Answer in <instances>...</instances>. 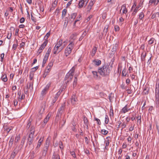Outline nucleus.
Returning <instances> with one entry per match:
<instances>
[{
    "label": "nucleus",
    "mask_w": 159,
    "mask_h": 159,
    "mask_svg": "<svg viewBox=\"0 0 159 159\" xmlns=\"http://www.w3.org/2000/svg\"><path fill=\"white\" fill-rule=\"evenodd\" d=\"M48 43V40H45L43 43L41 45L38 50V52L39 54L42 52L44 48Z\"/></svg>",
    "instance_id": "obj_4"
},
{
    "label": "nucleus",
    "mask_w": 159,
    "mask_h": 159,
    "mask_svg": "<svg viewBox=\"0 0 159 159\" xmlns=\"http://www.w3.org/2000/svg\"><path fill=\"white\" fill-rule=\"evenodd\" d=\"M65 103H64L61 104V106L60 107V108L58 109V112L59 114H58V116H59V115L60 114V115L63 113L65 109Z\"/></svg>",
    "instance_id": "obj_5"
},
{
    "label": "nucleus",
    "mask_w": 159,
    "mask_h": 159,
    "mask_svg": "<svg viewBox=\"0 0 159 159\" xmlns=\"http://www.w3.org/2000/svg\"><path fill=\"white\" fill-rule=\"evenodd\" d=\"M51 50H52V48L51 47H49L48 50V51L46 53H47V54H50L51 52Z\"/></svg>",
    "instance_id": "obj_62"
},
{
    "label": "nucleus",
    "mask_w": 159,
    "mask_h": 159,
    "mask_svg": "<svg viewBox=\"0 0 159 159\" xmlns=\"http://www.w3.org/2000/svg\"><path fill=\"white\" fill-rule=\"evenodd\" d=\"M20 139V135L19 134L18 135H17L15 138V142L16 143L18 142L19 140Z\"/></svg>",
    "instance_id": "obj_38"
},
{
    "label": "nucleus",
    "mask_w": 159,
    "mask_h": 159,
    "mask_svg": "<svg viewBox=\"0 0 159 159\" xmlns=\"http://www.w3.org/2000/svg\"><path fill=\"white\" fill-rule=\"evenodd\" d=\"M59 147L61 149H63V146L62 144V143L61 141H60L59 143Z\"/></svg>",
    "instance_id": "obj_55"
},
{
    "label": "nucleus",
    "mask_w": 159,
    "mask_h": 159,
    "mask_svg": "<svg viewBox=\"0 0 159 159\" xmlns=\"http://www.w3.org/2000/svg\"><path fill=\"white\" fill-rule=\"evenodd\" d=\"M51 69L48 67H47L46 69L45 70V72L44 74V75H45V77L46 75H47L50 72L51 70Z\"/></svg>",
    "instance_id": "obj_20"
},
{
    "label": "nucleus",
    "mask_w": 159,
    "mask_h": 159,
    "mask_svg": "<svg viewBox=\"0 0 159 159\" xmlns=\"http://www.w3.org/2000/svg\"><path fill=\"white\" fill-rule=\"evenodd\" d=\"M89 0H80L78 4V8H81L83 7H85L88 3Z\"/></svg>",
    "instance_id": "obj_3"
},
{
    "label": "nucleus",
    "mask_w": 159,
    "mask_h": 159,
    "mask_svg": "<svg viewBox=\"0 0 159 159\" xmlns=\"http://www.w3.org/2000/svg\"><path fill=\"white\" fill-rule=\"evenodd\" d=\"M25 21V18L24 17H22L20 20V23H23Z\"/></svg>",
    "instance_id": "obj_64"
},
{
    "label": "nucleus",
    "mask_w": 159,
    "mask_h": 159,
    "mask_svg": "<svg viewBox=\"0 0 159 159\" xmlns=\"http://www.w3.org/2000/svg\"><path fill=\"white\" fill-rule=\"evenodd\" d=\"M50 31L48 32L47 33L46 35L44 36V39H45V40H48L47 39L50 36Z\"/></svg>",
    "instance_id": "obj_48"
},
{
    "label": "nucleus",
    "mask_w": 159,
    "mask_h": 159,
    "mask_svg": "<svg viewBox=\"0 0 159 159\" xmlns=\"http://www.w3.org/2000/svg\"><path fill=\"white\" fill-rule=\"evenodd\" d=\"M74 45V43L72 41L68 45L67 47V48H69V49H70L71 50L73 48V47Z\"/></svg>",
    "instance_id": "obj_19"
},
{
    "label": "nucleus",
    "mask_w": 159,
    "mask_h": 159,
    "mask_svg": "<svg viewBox=\"0 0 159 159\" xmlns=\"http://www.w3.org/2000/svg\"><path fill=\"white\" fill-rule=\"evenodd\" d=\"M75 70V68L74 67H73L68 73H70V74L71 75H73V73H74Z\"/></svg>",
    "instance_id": "obj_41"
},
{
    "label": "nucleus",
    "mask_w": 159,
    "mask_h": 159,
    "mask_svg": "<svg viewBox=\"0 0 159 159\" xmlns=\"http://www.w3.org/2000/svg\"><path fill=\"white\" fill-rule=\"evenodd\" d=\"M61 93V92H60V91H59L56 94L54 98H56V99H57L59 96L60 95Z\"/></svg>",
    "instance_id": "obj_46"
},
{
    "label": "nucleus",
    "mask_w": 159,
    "mask_h": 159,
    "mask_svg": "<svg viewBox=\"0 0 159 159\" xmlns=\"http://www.w3.org/2000/svg\"><path fill=\"white\" fill-rule=\"evenodd\" d=\"M92 73L94 77L95 78H97L98 77L97 72L96 71H93Z\"/></svg>",
    "instance_id": "obj_37"
},
{
    "label": "nucleus",
    "mask_w": 159,
    "mask_h": 159,
    "mask_svg": "<svg viewBox=\"0 0 159 159\" xmlns=\"http://www.w3.org/2000/svg\"><path fill=\"white\" fill-rule=\"evenodd\" d=\"M108 26H107V27H105L104 29L103 30V34H105V35H106V34H107L108 32Z\"/></svg>",
    "instance_id": "obj_44"
},
{
    "label": "nucleus",
    "mask_w": 159,
    "mask_h": 159,
    "mask_svg": "<svg viewBox=\"0 0 159 159\" xmlns=\"http://www.w3.org/2000/svg\"><path fill=\"white\" fill-rule=\"evenodd\" d=\"M136 113H134L132 114V117L131 118V119L132 120H135L136 118Z\"/></svg>",
    "instance_id": "obj_53"
},
{
    "label": "nucleus",
    "mask_w": 159,
    "mask_h": 159,
    "mask_svg": "<svg viewBox=\"0 0 159 159\" xmlns=\"http://www.w3.org/2000/svg\"><path fill=\"white\" fill-rule=\"evenodd\" d=\"M62 40L61 39L59 40V41L57 43L56 45L60 47L62 45Z\"/></svg>",
    "instance_id": "obj_47"
},
{
    "label": "nucleus",
    "mask_w": 159,
    "mask_h": 159,
    "mask_svg": "<svg viewBox=\"0 0 159 159\" xmlns=\"http://www.w3.org/2000/svg\"><path fill=\"white\" fill-rule=\"evenodd\" d=\"M78 100L75 95H73L72 96L71 99V102L73 105H75L76 104V102Z\"/></svg>",
    "instance_id": "obj_6"
},
{
    "label": "nucleus",
    "mask_w": 159,
    "mask_h": 159,
    "mask_svg": "<svg viewBox=\"0 0 159 159\" xmlns=\"http://www.w3.org/2000/svg\"><path fill=\"white\" fill-rule=\"evenodd\" d=\"M121 123V122L120 121H117L116 122V124L118 125L117 128V130H119V128L120 127V125Z\"/></svg>",
    "instance_id": "obj_56"
},
{
    "label": "nucleus",
    "mask_w": 159,
    "mask_h": 159,
    "mask_svg": "<svg viewBox=\"0 0 159 159\" xmlns=\"http://www.w3.org/2000/svg\"><path fill=\"white\" fill-rule=\"evenodd\" d=\"M12 129V127H8L7 126H6L4 128V129L7 132V133H9L10 131V130Z\"/></svg>",
    "instance_id": "obj_30"
},
{
    "label": "nucleus",
    "mask_w": 159,
    "mask_h": 159,
    "mask_svg": "<svg viewBox=\"0 0 159 159\" xmlns=\"http://www.w3.org/2000/svg\"><path fill=\"white\" fill-rule=\"evenodd\" d=\"M84 123L85 125L87 126V127H88V119L86 117H84Z\"/></svg>",
    "instance_id": "obj_34"
},
{
    "label": "nucleus",
    "mask_w": 159,
    "mask_h": 159,
    "mask_svg": "<svg viewBox=\"0 0 159 159\" xmlns=\"http://www.w3.org/2000/svg\"><path fill=\"white\" fill-rule=\"evenodd\" d=\"M72 50L70 49H69L68 48L66 47L65 50V54L66 57H67L71 52Z\"/></svg>",
    "instance_id": "obj_16"
},
{
    "label": "nucleus",
    "mask_w": 159,
    "mask_h": 159,
    "mask_svg": "<svg viewBox=\"0 0 159 159\" xmlns=\"http://www.w3.org/2000/svg\"><path fill=\"white\" fill-rule=\"evenodd\" d=\"M73 75H72L70 76L69 78L68 79V80L66 82V84H67L69 82L71 81L73 78Z\"/></svg>",
    "instance_id": "obj_52"
},
{
    "label": "nucleus",
    "mask_w": 159,
    "mask_h": 159,
    "mask_svg": "<svg viewBox=\"0 0 159 159\" xmlns=\"http://www.w3.org/2000/svg\"><path fill=\"white\" fill-rule=\"evenodd\" d=\"M35 131V127L34 126H31L30 129V133L27 139V143L29 145H30L33 143Z\"/></svg>",
    "instance_id": "obj_2"
},
{
    "label": "nucleus",
    "mask_w": 159,
    "mask_h": 159,
    "mask_svg": "<svg viewBox=\"0 0 159 159\" xmlns=\"http://www.w3.org/2000/svg\"><path fill=\"white\" fill-rule=\"evenodd\" d=\"M88 30H87V31H86V30H85V31H84V32L83 33V34H82V35H81V36L80 38L79 39V41H81L83 39V38L86 35V34H87L86 32H88Z\"/></svg>",
    "instance_id": "obj_18"
},
{
    "label": "nucleus",
    "mask_w": 159,
    "mask_h": 159,
    "mask_svg": "<svg viewBox=\"0 0 159 159\" xmlns=\"http://www.w3.org/2000/svg\"><path fill=\"white\" fill-rule=\"evenodd\" d=\"M1 79L4 82H7L8 80L7 78V75L5 74L3 75L1 77Z\"/></svg>",
    "instance_id": "obj_24"
},
{
    "label": "nucleus",
    "mask_w": 159,
    "mask_h": 159,
    "mask_svg": "<svg viewBox=\"0 0 159 159\" xmlns=\"http://www.w3.org/2000/svg\"><path fill=\"white\" fill-rule=\"evenodd\" d=\"M52 159H60L59 155L54 153L53 155Z\"/></svg>",
    "instance_id": "obj_21"
},
{
    "label": "nucleus",
    "mask_w": 159,
    "mask_h": 159,
    "mask_svg": "<svg viewBox=\"0 0 159 159\" xmlns=\"http://www.w3.org/2000/svg\"><path fill=\"white\" fill-rule=\"evenodd\" d=\"M38 68V66H36L31 69L32 72L35 71Z\"/></svg>",
    "instance_id": "obj_59"
},
{
    "label": "nucleus",
    "mask_w": 159,
    "mask_h": 159,
    "mask_svg": "<svg viewBox=\"0 0 159 159\" xmlns=\"http://www.w3.org/2000/svg\"><path fill=\"white\" fill-rule=\"evenodd\" d=\"M97 49V48L96 47H94L92 49V56L93 57L94 56L95 54L96 51Z\"/></svg>",
    "instance_id": "obj_27"
},
{
    "label": "nucleus",
    "mask_w": 159,
    "mask_h": 159,
    "mask_svg": "<svg viewBox=\"0 0 159 159\" xmlns=\"http://www.w3.org/2000/svg\"><path fill=\"white\" fill-rule=\"evenodd\" d=\"M31 125V121H30V120H29L27 124L26 127V128L27 129H28L30 128V127Z\"/></svg>",
    "instance_id": "obj_39"
},
{
    "label": "nucleus",
    "mask_w": 159,
    "mask_h": 159,
    "mask_svg": "<svg viewBox=\"0 0 159 159\" xmlns=\"http://www.w3.org/2000/svg\"><path fill=\"white\" fill-rule=\"evenodd\" d=\"M149 90V88L148 87H145L144 88L143 93L144 94L147 95L148 93Z\"/></svg>",
    "instance_id": "obj_23"
},
{
    "label": "nucleus",
    "mask_w": 159,
    "mask_h": 159,
    "mask_svg": "<svg viewBox=\"0 0 159 159\" xmlns=\"http://www.w3.org/2000/svg\"><path fill=\"white\" fill-rule=\"evenodd\" d=\"M26 139V137L25 136H23L21 142V144H22V145H23L25 143V142Z\"/></svg>",
    "instance_id": "obj_50"
},
{
    "label": "nucleus",
    "mask_w": 159,
    "mask_h": 159,
    "mask_svg": "<svg viewBox=\"0 0 159 159\" xmlns=\"http://www.w3.org/2000/svg\"><path fill=\"white\" fill-rule=\"evenodd\" d=\"M59 47L56 45L54 47V48L53 51V53L54 54H56L57 53H58L61 50L62 48H60L59 49Z\"/></svg>",
    "instance_id": "obj_11"
},
{
    "label": "nucleus",
    "mask_w": 159,
    "mask_h": 159,
    "mask_svg": "<svg viewBox=\"0 0 159 159\" xmlns=\"http://www.w3.org/2000/svg\"><path fill=\"white\" fill-rule=\"evenodd\" d=\"M49 88V86L47 85L46 87L42 90L41 93V95L42 96L45 95Z\"/></svg>",
    "instance_id": "obj_10"
},
{
    "label": "nucleus",
    "mask_w": 159,
    "mask_h": 159,
    "mask_svg": "<svg viewBox=\"0 0 159 159\" xmlns=\"http://www.w3.org/2000/svg\"><path fill=\"white\" fill-rule=\"evenodd\" d=\"M144 16V13L142 12H140L139 15V19L141 20H143V19Z\"/></svg>",
    "instance_id": "obj_28"
},
{
    "label": "nucleus",
    "mask_w": 159,
    "mask_h": 159,
    "mask_svg": "<svg viewBox=\"0 0 159 159\" xmlns=\"http://www.w3.org/2000/svg\"><path fill=\"white\" fill-rule=\"evenodd\" d=\"M53 61L52 60H51V61L48 63L47 67H49L51 69L53 65Z\"/></svg>",
    "instance_id": "obj_36"
},
{
    "label": "nucleus",
    "mask_w": 159,
    "mask_h": 159,
    "mask_svg": "<svg viewBox=\"0 0 159 159\" xmlns=\"http://www.w3.org/2000/svg\"><path fill=\"white\" fill-rule=\"evenodd\" d=\"M146 56V52L143 51L141 55V61H145V57Z\"/></svg>",
    "instance_id": "obj_12"
},
{
    "label": "nucleus",
    "mask_w": 159,
    "mask_h": 159,
    "mask_svg": "<svg viewBox=\"0 0 159 159\" xmlns=\"http://www.w3.org/2000/svg\"><path fill=\"white\" fill-rule=\"evenodd\" d=\"M48 150L46 149L43 148V149L42 152V156L44 157H45L46 155Z\"/></svg>",
    "instance_id": "obj_32"
},
{
    "label": "nucleus",
    "mask_w": 159,
    "mask_h": 159,
    "mask_svg": "<svg viewBox=\"0 0 159 159\" xmlns=\"http://www.w3.org/2000/svg\"><path fill=\"white\" fill-rule=\"evenodd\" d=\"M4 53L1 54L0 57L1 58V61L2 62H3L4 61Z\"/></svg>",
    "instance_id": "obj_51"
},
{
    "label": "nucleus",
    "mask_w": 159,
    "mask_h": 159,
    "mask_svg": "<svg viewBox=\"0 0 159 159\" xmlns=\"http://www.w3.org/2000/svg\"><path fill=\"white\" fill-rule=\"evenodd\" d=\"M93 63L98 66H99L101 63V61L98 59H95L93 61Z\"/></svg>",
    "instance_id": "obj_14"
},
{
    "label": "nucleus",
    "mask_w": 159,
    "mask_h": 159,
    "mask_svg": "<svg viewBox=\"0 0 159 159\" xmlns=\"http://www.w3.org/2000/svg\"><path fill=\"white\" fill-rule=\"evenodd\" d=\"M92 3H89L87 7V11L89 12L92 9V7L93 6Z\"/></svg>",
    "instance_id": "obj_31"
},
{
    "label": "nucleus",
    "mask_w": 159,
    "mask_h": 159,
    "mask_svg": "<svg viewBox=\"0 0 159 159\" xmlns=\"http://www.w3.org/2000/svg\"><path fill=\"white\" fill-rule=\"evenodd\" d=\"M34 81H30V82L28 83L27 85V89H30V91H31L33 90V84Z\"/></svg>",
    "instance_id": "obj_8"
},
{
    "label": "nucleus",
    "mask_w": 159,
    "mask_h": 159,
    "mask_svg": "<svg viewBox=\"0 0 159 159\" xmlns=\"http://www.w3.org/2000/svg\"><path fill=\"white\" fill-rule=\"evenodd\" d=\"M109 122V118L107 115H106L105 118V123L106 124H107Z\"/></svg>",
    "instance_id": "obj_42"
},
{
    "label": "nucleus",
    "mask_w": 159,
    "mask_h": 159,
    "mask_svg": "<svg viewBox=\"0 0 159 159\" xmlns=\"http://www.w3.org/2000/svg\"><path fill=\"white\" fill-rule=\"evenodd\" d=\"M127 107V105H126L122 109V112H123L124 113H125L129 110V109H128Z\"/></svg>",
    "instance_id": "obj_26"
},
{
    "label": "nucleus",
    "mask_w": 159,
    "mask_h": 159,
    "mask_svg": "<svg viewBox=\"0 0 159 159\" xmlns=\"http://www.w3.org/2000/svg\"><path fill=\"white\" fill-rule=\"evenodd\" d=\"M94 119H95V120L97 121V123L98 125H101V123L100 120L99 119L97 118H95Z\"/></svg>",
    "instance_id": "obj_58"
},
{
    "label": "nucleus",
    "mask_w": 159,
    "mask_h": 159,
    "mask_svg": "<svg viewBox=\"0 0 159 159\" xmlns=\"http://www.w3.org/2000/svg\"><path fill=\"white\" fill-rule=\"evenodd\" d=\"M156 0H150L149 1V3H154V5L156 6L158 4L157 2V3H156Z\"/></svg>",
    "instance_id": "obj_43"
},
{
    "label": "nucleus",
    "mask_w": 159,
    "mask_h": 159,
    "mask_svg": "<svg viewBox=\"0 0 159 159\" xmlns=\"http://www.w3.org/2000/svg\"><path fill=\"white\" fill-rule=\"evenodd\" d=\"M111 69L109 66L104 65L98 69V71L100 74L103 76L109 75Z\"/></svg>",
    "instance_id": "obj_1"
},
{
    "label": "nucleus",
    "mask_w": 159,
    "mask_h": 159,
    "mask_svg": "<svg viewBox=\"0 0 159 159\" xmlns=\"http://www.w3.org/2000/svg\"><path fill=\"white\" fill-rule=\"evenodd\" d=\"M67 12V10L66 9H64L63 10V11H62V18H63L65 16Z\"/></svg>",
    "instance_id": "obj_33"
},
{
    "label": "nucleus",
    "mask_w": 159,
    "mask_h": 159,
    "mask_svg": "<svg viewBox=\"0 0 159 159\" xmlns=\"http://www.w3.org/2000/svg\"><path fill=\"white\" fill-rule=\"evenodd\" d=\"M156 43V41L155 39L154 38H151L148 42V43L149 44H152L153 43Z\"/></svg>",
    "instance_id": "obj_22"
},
{
    "label": "nucleus",
    "mask_w": 159,
    "mask_h": 159,
    "mask_svg": "<svg viewBox=\"0 0 159 159\" xmlns=\"http://www.w3.org/2000/svg\"><path fill=\"white\" fill-rule=\"evenodd\" d=\"M77 76L75 75L74 78V82L73 84V88L75 87L76 86L77 84Z\"/></svg>",
    "instance_id": "obj_25"
},
{
    "label": "nucleus",
    "mask_w": 159,
    "mask_h": 159,
    "mask_svg": "<svg viewBox=\"0 0 159 159\" xmlns=\"http://www.w3.org/2000/svg\"><path fill=\"white\" fill-rule=\"evenodd\" d=\"M76 15L77 14L76 13H73L71 14V19L74 20L76 17Z\"/></svg>",
    "instance_id": "obj_49"
},
{
    "label": "nucleus",
    "mask_w": 159,
    "mask_h": 159,
    "mask_svg": "<svg viewBox=\"0 0 159 159\" xmlns=\"http://www.w3.org/2000/svg\"><path fill=\"white\" fill-rule=\"evenodd\" d=\"M14 139V137L13 136H11L10 138L9 144V148H11L12 147Z\"/></svg>",
    "instance_id": "obj_15"
},
{
    "label": "nucleus",
    "mask_w": 159,
    "mask_h": 159,
    "mask_svg": "<svg viewBox=\"0 0 159 159\" xmlns=\"http://www.w3.org/2000/svg\"><path fill=\"white\" fill-rule=\"evenodd\" d=\"M70 153L72 157L75 158L76 157V156L75 152L74 151L70 152Z\"/></svg>",
    "instance_id": "obj_54"
},
{
    "label": "nucleus",
    "mask_w": 159,
    "mask_h": 159,
    "mask_svg": "<svg viewBox=\"0 0 159 159\" xmlns=\"http://www.w3.org/2000/svg\"><path fill=\"white\" fill-rule=\"evenodd\" d=\"M25 94L23 93L21 95H19V96L18 97V101L19 102H21V101L22 99H24L25 98Z\"/></svg>",
    "instance_id": "obj_29"
},
{
    "label": "nucleus",
    "mask_w": 159,
    "mask_h": 159,
    "mask_svg": "<svg viewBox=\"0 0 159 159\" xmlns=\"http://www.w3.org/2000/svg\"><path fill=\"white\" fill-rule=\"evenodd\" d=\"M110 115L111 116H113L114 115L113 110L112 107H110Z\"/></svg>",
    "instance_id": "obj_35"
},
{
    "label": "nucleus",
    "mask_w": 159,
    "mask_h": 159,
    "mask_svg": "<svg viewBox=\"0 0 159 159\" xmlns=\"http://www.w3.org/2000/svg\"><path fill=\"white\" fill-rule=\"evenodd\" d=\"M58 2V0H55L52 4V6L55 7Z\"/></svg>",
    "instance_id": "obj_60"
},
{
    "label": "nucleus",
    "mask_w": 159,
    "mask_h": 159,
    "mask_svg": "<svg viewBox=\"0 0 159 159\" xmlns=\"http://www.w3.org/2000/svg\"><path fill=\"white\" fill-rule=\"evenodd\" d=\"M17 151L15 150H14L13 151L11 154L10 159H13L16 156V155L17 153Z\"/></svg>",
    "instance_id": "obj_17"
},
{
    "label": "nucleus",
    "mask_w": 159,
    "mask_h": 159,
    "mask_svg": "<svg viewBox=\"0 0 159 159\" xmlns=\"http://www.w3.org/2000/svg\"><path fill=\"white\" fill-rule=\"evenodd\" d=\"M72 0H71L69 2L66 4V8H68L69 6H70L72 3Z\"/></svg>",
    "instance_id": "obj_57"
},
{
    "label": "nucleus",
    "mask_w": 159,
    "mask_h": 159,
    "mask_svg": "<svg viewBox=\"0 0 159 159\" xmlns=\"http://www.w3.org/2000/svg\"><path fill=\"white\" fill-rule=\"evenodd\" d=\"M33 75H34L33 73H30V81H33L32 80H33Z\"/></svg>",
    "instance_id": "obj_61"
},
{
    "label": "nucleus",
    "mask_w": 159,
    "mask_h": 159,
    "mask_svg": "<svg viewBox=\"0 0 159 159\" xmlns=\"http://www.w3.org/2000/svg\"><path fill=\"white\" fill-rule=\"evenodd\" d=\"M125 70L124 69L122 71V76H126V73L125 74Z\"/></svg>",
    "instance_id": "obj_63"
},
{
    "label": "nucleus",
    "mask_w": 159,
    "mask_h": 159,
    "mask_svg": "<svg viewBox=\"0 0 159 159\" xmlns=\"http://www.w3.org/2000/svg\"><path fill=\"white\" fill-rule=\"evenodd\" d=\"M102 133L104 135H106L108 133V131L104 129H102L101 130Z\"/></svg>",
    "instance_id": "obj_45"
},
{
    "label": "nucleus",
    "mask_w": 159,
    "mask_h": 159,
    "mask_svg": "<svg viewBox=\"0 0 159 159\" xmlns=\"http://www.w3.org/2000/svg\"><path fill=\"white\" fill-rule=\"evenodd\" d=\"M49 116L48 115L43 120L44 123L46 124L49 120Z\"/></svg>",
    "instance_id": "obj_40"
},
{
    "label": "nucleus",
    "mask_w": 159,
    "mask_h": 159,
    "mask_svg": "<svg viewBox=\"0 0 159 159\" xmlns=\"http://www.w3.org/2000/svg\"><path fill=\"white\" fill-rule=\"evenodd\" d=\"M122 8L123 9V14H126L127 12V10L126 8V5L125 4H124L122 6L121 9L120 11V12H121V10Z\"/></svg>",
    "instance_id": "obj_13"
},
{
    "label": "nucleus",
    "mask_w": 159,
    "mask_h": 159,
    "mask_svg": "<svg viewBox=\"0 0 159 159\" xmlns=\"http://www.w3.org/2000/svg\"><path fill=\"white\" fill-rule=\"evenodd\" d=\"M43 137H41L39 139L38 142L37 143V146L36 148H35V150H36V151L37 150L39 149V148L41 146L42 143L43 142Z\"/></svg>",
    "instance_id": "obj_7"
},
{
    "label": "nucleus",
    "mask_w": 159,
    "mask_h": 159,
    "mask_svg": "<svg viewBox=\"0 0 159 159\" xmlns=\"http://www.w3.org/2000/svg\"><path fill=\"white\" fill-rule=\"evenodd\" d=\"M144 0H141L139 5L135 8L134 11V12L137 13L139 9L143 5Z\"/></svg>",
    "instance_id": "obj_9"
}]
</instances>
